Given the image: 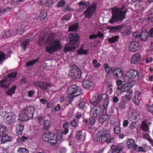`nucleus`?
I'll list each match as a JSON object with an SVG mask.
<instances>
[{"instance_id":"f257e3e1","label":"nucleus","mask_w":153,"mask_h":153,"mask_svg":"<svg viewBox=\"0 0 153 153\" xmlns=\"http://www.w3.org/2000/svg\"><path fill=\"white\" fill-rule=\"evenodd\" d=\"M125 6L122 5L120 8H114L112 11V16L109 20L110 24L114 23H120L122 22L126 17V14L128 11L127 9H125Z\"/></svg>"},{"instance_id":"f03ea898","label":"nucleus","mask_w":153,"mask_h":153,"mask_svg":"<svg viewBox=\"0 0 153 153\" xmlns=\"http://www.w3.org/2000/svg\"><path fill=\"white\" fill-rule=\"evenodd\" d=\"M46 42L48 45L45 47V50L49 53H52L62 49L61 42L58 39L52 41L50 37H48L46 39Z\"/></svg>"},{"instance_id":"7ed1b4c3","label":"nucleus","mask_w":153,"mask_h":153,"mask_svg":"<svg viewBox=\"0 0 153 153\" xmlns=\"http://www.w3.org/2000/svg\"><path fill=\"white\" fill-rule=\"evenodd\" d=\"M35 109L33 106H28L21 111L19 114V119L23 121L31 119L33 117V112Z\"/></svg>"},{"instance_id":"20e7f679","label":"nucleus","mask_w":153,"mask_h":153,"mask_svg":"<svg viewBox=\"0 0 153 153\" xmlns=\"http://www.w3.org/2000/svg\"><path fill=\"white\" fill-rule=\"evenodd\" d=\"M16 72H13L10 74H8L7 77H5L3 79L1 80L0 86L1 88H7L10 83V81H12L16 79Z\"/></svg>"},{"instance_id":"39448f33","label":"nucleus","mask_w":153,"mask_h":153,"mask_svg":"<svg viewBox=\"0 0 153 153\" xmlns=\"http://www.w3.org/2000/svg\"><path fill=\"white\" fill-rule=\"evenodd\" d=\"M43 140L48 142L51 144L52 146H56L58 139L57 136L52 133H47L44 134L42 136Z\"/></svg>"},{"instance_id":"423d86ee","label":"nucleus","mask_w":153,"mask_h":153,"mask_svg":"<svg viewBox=\"0 0 153 153\" xmlns=\"http://www.w3.org/2000/svg\"><path fill=\"white\" fill-rule=\"evenodd\" d=\"M68 36L69 45L78 47L79 44L80 36L79 34L76 33H70L69 34Z\"/></svg>"},{"instance_id":"0eeeda50","label":"nucleus","mask_w":153,"mask_h":153,"mask_svg":"<svg viewBox=\"0 0 153 153\" xmlns=\"http://www.w3.org/2000/svg\"><path fill=\"white\" fill-rule=\"evenodd\" d=\"M127 144L128 148H132L134 151L143 152H146V149L145 147L138 146L136 144L134 141L132 139H129L127 142Z\"/></svg>"},{"instance_id":"6e6552de","label":"nucleus","mask_w":153,"mask_h":153,"mask_svg":"<svg viewBox=\"0 0 153 153\" xmlns=\"http://www.w3.org/2000/svg\"><path fill=\"white\" fill-rule=\"evenodd\" d=\"M111 135L108 133V131L103 128L99 132L97 140L101 143H103L110 139Z\"/></svg>"},{"instance_id":"1a4fd4ad","label":"nucleus","mask_w":153,"mask_h":153,"mask_svg":"<svg viewBox=\"0 0 153 153\" xmlns=\"http://www.w3.org/2000/svg\"><path fill=\"white\" fill-rule=\"evenodd\" d=\"M96 8V4H93L90 5L83 13L85 17L88 19L91 18L95 13Z\"/></svg>"},{"instance_id":"9d476101","label":"nucleus","mask_w":153,"mask_h":153,"mask_svg":"<svg viewBox=\"0 0 153 153\" xmlns=\"http://www.w3.org/2000/svg\"><path fill=\"white\" fill-rule=\"evenodd\" d=\"M68 92L69 95L77 97L82 93V90L79 89L78 86L76 84H72L69 86L68 88Z\"/></svg>"},{"instance_id":"9b49d317","label":"nucleus","mask_w":153,"mask_h":153,"mask_svg":"<svg viewBox=\"0 0 153 153\" xmlns=\"http://www.w3.org/2000/svg\"><path fill=\"white\" fill-rule=\"evenodd\" d=\"M123 148L122 143H114L111 146L108 153H120L122 152Z\"/></svg>"},{"instance_id":"f8f14e48","label":"nucleus","mask_w":153,"mask_h":153,"mask_svg":"<svg viewBox=\"0 0 153 153\" xmlns=\"http://www.w3.org/2000/svg\"><path fill=\"white\" fill-rule=\"evenodd\" d=\"M3 117L7 124H12L16 122V116L11 112L4 113Z\"/></svg>"},{"instance_id":"ddd939ff","label":"nucleus","mask_w":153,"mask_h":153,"mask_svg":"<svg viewBox=\"0 0 153 153\" xmlns=\"http://www.w3.org/2000/svg\"><path fill=\"white\" fill-rule=\"evenodd\" d=\"M72 71L71 75L73 79H76L81 78L82 72L76 65L73 66Z\"/></svg>"},{"instance_id":"4468645a","label":"nucleus","mask_w":153,"mask_h":153,"mask_svg":"<svg viewBox=\"0 0 153 153\" xmlns=\"http://www.w3.org/2000/svg\"><path fill=\"white\" fill-rule=\"evenodd\" d=\"M43 122V127L42 128V131L44 133L49 131V129L51 125L50 120H47L44 121V120L41 117H39V124H41V122Z\"/></svg>"},{"instance_id":"2eb2a0df","label":"nucleus","mask_w":153,"mask_h":153,"mask_svg":"<svg viewBox=\"0 0 153 153\" xmlns=\"http://www.w3.org/2000/svg\"><path fill=\"white\" fill-rule=\"evenodd\" d=\"M102 110V107L100 105L94 106L90 111V115L91 117H96L100 114Z\"/></svg>"},{"instance_id":"dca6fc26","label":"nucleus","mask_w":153,"mask_h":153,"mask_svg":"<svg viewBox=\"0 0 153 153\" xmlns=\"http://www.w3.org/2000/svg\"><path fill=\"white\" fill-rule=\"evenodd\" d=\"M140 114L137 113H128V119L130 121L135 123H137L139 120L140 118Z\"/></svg>"},{"instance_id":"f3484780","label":"nucleus","mask_w":153,"mask_h":153,"mask_svg":"<svg viewBox=\"0 0 153 153\" xmlns=\"http://www.w3.org/2000/svg\"><path fill=\"white\" fill-rule=\"evenodd\" d=\"M112 73L116 79H120L123 76L124 71L120 68H116L113 71Z\"/></svg>"},{"instance_id":"a211bd4d","label":"nucleus","mask_w":153,"mask_h":153,"mask_svg":"<svg viewBox=\"0 0 153 153\" xmlns=\"http://www.w3.org/2000/svg\"><path fill=\"white\" fill-rule=\"evenodd\" d=\"M106 109V108H104L103 110L102 114L100 116L99 121L100 123H103L111 117L110 114H107Z\"/></svg>"},{"instance_id":"6ab92c4d","label":"nucleus","mask_w":153,"mask_h":153,"mask_svg":"<svg viewBox=\"0 0 153 153\" xmlns=\"http://www.w3.org/2000/svg\"><path fill=\"white\" fill-rule=\"evenodd\" d=\"M137 71L135 70L131 69L126 74V76L128 79L135 78L137 75Z\"/></svg>"},{"instance_id":"aec40b11","label":"nucleus","mask_w":153,"mask_h":153,"mask_svg":"<svg viewBox=\"0 0 153 153\" xmlns=\"http://www.w3.org/2000/svg\"><path fill=\"white\" fill-rule=\"evenodd\" d=\"M101 101L103 102V105L104 108H106L108 105L109 99L108 95L105 94L101 95Z\"/></svg>"},{"instance_id":"412c9836","label":"nucleus","mask_w":153,"mask_h":153,"mask_svg":"<svg viewBox=\"0 0 153 153\" xmlns=\"http://www.w3.org/2000/svg\"><path fill=\"white\" fill-rule=\"evenodd\" d=\"M101 98V94H100L97 95V96H94L93 97L91 101V103L94 106L100 105Z\"/></svg>"},{"instance_id":"4be33fe9","label":"nucleus","mask_w":153,"mask_h":153,"mask_svg":"<svg viewBox=\"0 0 153 153\" xmlns=\"http://www.w3.org/2000/svg\"><path fill=\"white\" fill-rule=\"evenodd\" d=\"M129 49L131 52H135L138 50L140 48L138 43L136 41L131 43L129 46Z\"/></svg>"},{"instance_id":"5701e85b","label":"nucleus","mask_w":153,"mask_h":153,"mask_svg":"<svg viewBox=\"0 0 153 153\" xmlns=\"http://www.w3.org/2000/svg\"><path fill=\"white\" fill-rule=\"evenodd\" d=\"M141 93L139 91H136L135 93L134 96L133 100V102L136 105H139L140 102V100L141 99Z\"/></svg>"},{"instance_id":"b1692460","label":"nucleus","mask_w":153,"mask_h":153,"mask_svg":"<svg viewBox=\"0 0 153 153\" xmlns=\"http://www.w3.org/2000/svg\"><path fill=\"white\" fill-rule=\"evenodd\" d=\"M82 84L84 87L87 89H92L93 88V82L88 80L84 81Z\"/></svg>"},{"instance_id":"393cba45","label":"nucleus","mask_w":153,"mask_h":153,"mask_svg":"<svg viewBox=\"0 0 153 153\" xmlns=\"http://www.w3.org/2000/svg\"><path fill=\"white\" fill-rule=\"evenodd\" d=\"M140 128L143 131L148 132L149 131V127L148 125V120H145L142 121Z\"/></svg>"},{"instance_id":"a878e982","label":"nucleus","mask_w":153,"mask_h":153,"mask_svg":"<svg viewBox=\"0 0 153 153\" xmlns=\"http://www.w3.org/2000/svg\"><path fill=\"white\" fill-rule=\"evenodd\" d=\"M3 133H2L1 136L0 137V138L1 137L0 140V142L1 143H4L7 142L11 141L12 140L13 138L12 137L8 135L7 134H4L2 136Z\"/></svg>"},{"instance_id":"bb28decb","label":"nucleus","mask_w":153,"mask_h":153,"mask_svg":"<svg viewBox=\"0 0 153 153\" xmlns=\"http://www.w3.org/2000/svg\"><path fill=\"white\" fill-rule=\"evenodd\" d=\"M128 87L127 86L123 85L122 87H117V89L116 93L115 95L118 96L122 92L126 91L128 90Z\"/></svg>"},{"instance_id":"cd10ccee","label":"nucleus","mask_w":153,"mask_h":153,"mask_svg":"<svg viewBox=\"0 0 153 153\" xmlns=\"http://www.w3.org/2000/svg\"><path fill=\"white\" fill-rule=\"evenodd\" d=\"M122 28V26L120 25L117 26H111L107 27V29L109 30V31L112 33H114L117 32L118 30L121 29Z\"/></svg>"},{"instance_id":"c85d7f7f","label":"nucleus","mask_w":153,"mask_h":153,"mask_svg":"<svg viewBox=\"0 0 153 153\" xmlns=\"http://www.w3.org/2000/svg\"><path fill=\"white\" fill-rule=\"evenodd\" d=\"M40 5H46L47 6L51 7L53 4V1L52 0H39Z\"/></svg>"},{"instance_id":"c756f323","label":"nucleus","mask_w":153,"mask_h":153,"mask_svg":"<svg viewBox=\"0 0 153 153\" xmlns=\"http://www.w3.org/2000/svg\"><path fill=\"white\" fill-rule=\"evenodd\" d=\"M68 27L69 32L77 31L79 28V24L77 23H75L69 25Z\"/></svg>"},{"instance_id":"7c9ffc66","label":"nucleus","mask_w":153,"mask_h":153,"mask_svg":"<svg viewBox=\"0 0 153 153\" xmlns=\"http://www.w3.org/2000/svg\"><path fill=\"white\" fill-rule=\"evenodd\" d=\"M148 16L146 18V21L148 22H153V9L148 12Z\"/></svg>"},{"instance_id":"2f4dec72","label":"nucleus","mask_w":153,"mask_h":153,"mask_svg":"<svg viewBox=\"0 0 153 153\" xmlns=\"http://www.w3.org/2000/svg\"><path fill=\"white\" fill-rule=\"evenodd\" d=\"M50 86V84L48 82H39V87L45 90H47L48 87Z\"/></svg>"},{"instance_id":"473e14b6","label":"nucleus","mask_w":153,"mask_h":153,"mask_svg":"<svg viewBox=\"0 0 153 153\" xmlns=\"http://www.w3.org/2000/svg\"><path fill=\"white\" fill-rule=\"evenodd\" d=\"M140 59L139 54H137L133 55L131 59V64H134L137 63Z\"/></svg>"},{"instance_id":"72a5a7b5","label":"nucleus","mask_w":153,"mask_h":153,"mask_svg":"<svg viewBox=\"0 0 153 153\" xmlns=\"http://www.w3.org/2000/svg\"><path fill=\"white\" fill-rule=\"evenodd\" d=\"M90 3L89 1L85 2V1H83L79 2L78 3V5H79L80 7H82L84 9H85L90 5Z\"/></svg>"},{"instance_id":"f704fd0d","label":"nucleus","mask_w":153,"mask_h":153,"mask_svg":"<svg viewBox=\"0 0 153 153\" xmlns=\"http://www.w3.org/2000/svg\"><path fill=\"white\" fill-rule=\"evenodd\" d=\"M119 38L118 36L116 35L108 39L107 40L108 43H113L117 42L118 41Z\"/></svg>"},{"instance_id":"c9c22d12","label":"nucleus","mask_w":153,"mask_h":153,"mask_svg":"<svg viewBox=\"0 0 153 153\" xmlns=\"http://www.w3.org/2000/svg\"><path fill=\"white\" fill-rule=\"evenodd\" d=\"M69 126V123L68 122H66L63 123L62 128L64 129V131H63V134H64L66 135L68 133L69 131L68 128Z\"/></svg>"},{"instance_id":"e433bc0d","label":"nucleus","mask_w":153,"mask_h":153,"mask_svg":"<svg viewBox=\"0 0 153 153\" xmlns=\"http://www.w3.org/2000/svg\"><path fill=\"white\" fill-rule=\"evenodd\" d=\"M120 124L118 125H115L114 128V132L116 134H120L121 131V128L120 127Z\"/></svg>"},{"instance_id":"4c0bfd02","label":"nucleus","mask_w":153,"mask_h":153,"mask_svg":"<svg viewBox=\"0 0 153 153\" xmlns=\"http://www.w3.org/2000/svg\"><path fill=\"white\" fill-rule=\"evenodd\" d=\"M16 88L15 86H13L10 88L6 92V94L9 96H11L14 94L15 92V90Z\"/></svg>"},{"instance_id":"58836bf2","label":"nucleus","mask_w":153,"mask_h":153,"mask_svg":"<svg viewBox=\"0 0 153 153\" xmlns=\"http://www.w3.org/2000/svg\"><path fill=\"white\" fill-rule=\"evenodd\" d=\"M74 95H68L66 97V99L65 101V104L67 105H69L74 99Z\"/></svg>"},{"instance_id":"ea45409f","label":"nucleus","mask_w":153,"mask_h":153,"mask_svg":"<svg viewBox=\"0 0 153 153\" xmlns=\"http://www.w3.org/2000/svg\"><path fill=\"white\" fill-rule=\"evenodd\" d=\"M138 37L139 39L142 41H146L149 37L148 35H146L144 33H140Z\"/></svg>"},{"instance_id":"a19ab883","label":"nucleus","mask_w":153,"mask_h":153,"mask_svg":"<svg viewBox=\"0 0 153 153\" xmlns=\"http://www.w3.org/2000/svg\"><path fill=\"white\" fill-rule=\"evenodd\" d=\"M24 126L23 125H18L16 127V133L19 134H21L24 129Z\"/></svg>"},{"instance_id":"79ce46f5","label":"nucleus","mask_w":153,"mask_h":153,"mask_svg":"<svg viewBox=\"0 0 153 153\" xmlns=\"http://www.w3.org/2000/svg\"><path fill=\"white\" fill-rule=\"evenodd\" d=\"M68 46L65 47L64 49V52H68L75 50L77 47L76 46Z\"/></svg>"},{"instance_id":"37998d69","label":"nucleus","mask_w":153,"mask_h":153,"mask_svg":"<svg viewBox=\"0 0 153 153\" xmlns=\"http://www.w3.org/2000/svg\"><path fill=\"white\" fill-rule=\"evenodd\" d=\"M46 13L44 11H42L40 13L39 17L40 20L43 21L46 18Z\"/></svg>"},{"instance_id":"c03bdc74","label":"nucleus","mask_w":153,"mask_h":153,"mask_svg":"<svg viewBox=\"0 0 153 153\" xmlns=\"http://www.w3.org/2000/svg\"><path fill=\"white\" fill-rule=\"evenodd\" d=\"M63 131L60 130H58L57 131V136L58 141L62 139L63 137Z\"/></svg>"},{"instance_id":"a18cd8bd","label":"nucleus","mask_w":153,"mask_h":153,"mask_svg":"<svg viewBox=\"0 0 153 153\" xmlns=\"http://www.w3.org/2000/svg\"><path fill=\"white\" fill-rule=\"evenodd\" d=\"M88 51L87 49L84 50L83 48L82 47L79 49V50L77 51V53L80 55L81 54H86L88 52Z\"/></svg>"},{"instance_id":"49530a36","label":"nucleus","mask_w":153,"mask_h":153,"mask_svg":"<svg viewBox=\"0 0 153 153\" xmlns=\"http://www.w3.org/2000/svg\"><path fill=\"white\" fill-rule=\"evenodd\" d=\"M82 137V133L81 131H77L75 136L76 138L77 141L80 140Z\"/></svg>"},{"instance_id":"de8ad7c7","label":"nucleus","mask_w":153,"mask_h":153,"mask_svg":"<svg viewBox=\"0 0 153 153\" xmlns=\"http://www.w3.org/2000/svg\"><path fill=\"white\" fill-rule=\"evenodd\" d=\"M7 128L4 126L0 125V137L1 136L2 133H5L7 130Z\"/></svg>"},{"instance_id":"09e8293b","label":"nucleus","mask_w":153,"mask_h":153,"mask_svg":"<svg viewBox=\"0 0 153 153\" xmlns=\"http://www.w3.org/2000/svg\"><path fill=\"white\" fill-rule=\"evenodd\" d=\"M17 153H29V152L25 148H20L17 150Z\"/></svg>"},{"instance_id":"8fccbe9b","label":"nucleus","mask_w":153,"mask_h":153,"mask_svg":"<svg viewBox=\"0 0 153 153\" xmlns=\"http://www.w3.org/2000/svg\"><path fill=\"white\" fill-rule=\"evenodd\" d=\"M5 57L4 53L2 51H0V64H1L4 61Z\"/></svg>"},{"instance_id":"3c124183","label":"nucleus","mask_w":153,"mask_h":153,"mask_svg":"<svg viewBox=\"0 0 153 153\" xmlns=\"http://www.w3.org/2000/svg\"><path fill=\"white\" fill-rule=\"evenodd\" d=\"M104 66L105 68V71L107 72V74L111 72V70H112V68H111V69H109L110 66L108 65L107 63H105L104 64Z\"/></svg>"},{"instance_id":"603ef678","label":"nucleus","mask_w":153,"mask_h":153,"mask_svg":"<svg viewBox=\"0 0 153 153\" xmlns=\"http://www.w3.org/2000/svg\"><path fill=\"white\" fill-rule=\"evenodd\" d=\"M131 33V31L130 30H126L124 31L121 33V35L122 36H128Z\"/></svg>"},{"instance_id":"864d4df0","label":"nucleus","mask_w":153,"mask_h":153,"mask_svg":"<svg viewBox=\"0 0 153 153\" xmlns=\"http://www.w3.org/2000/svg\"><path fill=\"white\" fill-rule=\"evenodd\" d=\"M29 42V39H27L26 40L21 43V45L24 50L26 48V46L28 45Z\"/></svg>"},{"instance_id":"5fc2aeb1","label":"nucleus","mask_w":153,"mask_h":153,"mask_svg":"<svg viewBox=\"0 0 153 153\" xmlns=\"http://www.w3.org/2000/svg\"><path fill=\"white\" fill-rule=\"evenodd\" d=\"M140 33L137 32L133 33L132 34V36H133V39H134L135 40L138 41L139 36L140 35Z\"/></svg>"},{"instance_id":"6e6d98bb","label":"nucleus","mask_w":153,"mask_h":153,"mask_svg":"<svg viewBox=\"0 0 153 153\" xmlns=\"http://www.w3.org/2000/svg\"><path fill=\"white\" fill-rule=\"evenodd\" d=\"M118 108L120 109H124L126 107V103L124 101H122L118 104Z\"/></svg>"},{"instance_id":"4d7b16f0","label":"nucleus","mask_w":153,"mask_h":153,"mask_svg":"<svg viewBox=\"0 0 153 153\" xmlns=\"http://www.w3.org/2000/svg\"><path fill=\"white\" fill-rule=\"evenodd\" d=\"M95 117H91L89 118V126L90 125L93 126L94 124L95 123Z\"/></svg>"},{"instance_id":"13d9d810","label":"nucleus","mask_w":153,"mask_h":153,"mask_svg":"<svg viewBox=\"0 0 153 153\" xmlns=\"http://www.w3.org/2000/svg\"><path fill=\"white\" fill-rule=\"evenodd\" d=\"M70 125L73 127H76L78 126V123L75 119L72 120L70 123Z\"/></svg>"},{"instance_id":"bf43d9fd","label":"nucleus","mask_w":153,"mask_h":153,"mask_svg":"<svg viewBox=\"0 0 153 153\" xmlns=\"http://www.w3.org/2000/svg\"><path fill=\"white\" fill-rule=\"evenodd\" d=\"M53 108H52V111H54L55 112H57L59 111H61V108L60 105L59 104H57V105L54 107V111H53Z\"/></svg>"},{"instance_id":"052dcab7","label":"nucleus","mask_w":153,"mask_h":153,"mask_svg":"<svg viewBox=\"0 0 153 153\" xmlns=\"http://www.w3.org/2000/svg\"><path fill=\"white\" fill-rule=\"evenodd\" d=\"M92 63L94 65V68H99L101 65L100 63H97V61L96 59L93 60Z\"/></svg>"},{"instance_id":"680f3d73","label":"nucleus","mask_w":153,"mask_h":153,"mask_svg":"<svg viewBox=\"0 0 153 153\" xmlns=\"http://www.w3.org/2000/svg\"><path fill=\"white\" fill-rule=\"evenodd\" d=\"M38 60V58L35 60H32L27 62L26 63V66L28 67L33 65L35 63L37 62Z\"/></svg>"},{"instance_id":"e2e57ef3","label":"nucleus","mask_w":153,"mask_h":153,"mask_svg":"<svg viewBox=\"0 0 153 153\" xmlns=\"http://www.w3.org/2000/svg\"><path fill=\"white\" fill-rule=\"evenodd\" d=\"M114 138L113 137H111V136L110 138L108 139L107 141H105V142L107 143L108 145H110L112 143L114 142Z\"/></svg>"},{"instance_id":"0e129e2a","label":"nucleus","mask_w":153,"mask_h":153,"mask_svg":"<svg viewBox=\"0 0 153 153\" xmlns=\"http://www.w3.org/2000/svg\"><path fill=\"white\" fill-rule=\"evenodd\" d=\"M137 123L132 122L129 125V128L131 130H133V129L136 128V124Z\"/></svg>"},{"instance_id":"69168bd1","label":"nucleus","mask_w":153,"mask_h":153,"mask_svg":"<svg viewBox=\"0 0 153 153\" xmlns=\"http://www.w3.org/2000/svg\"><path fill=\"white\" fill-rule=\"evenodd\" d=\"M65 3V1L64 0H61L58 2L57 4L58 7H60L63 6Z\"/></svg>"},{"instance_id":"338daca9","label":"nucleus","mask_w":153,"mask_h":153,"mask_svg":"<svg viewBox=\"0 0 153 153\" xmlns=\"http://www.w3.org/2000/svg\"><path fill=\"white\" fill-rule=\"evenodd\" d=\"M79 108L80 109H83L85 106V103L84 102L80 101L78 104Z\"/></svg>"},{"instance_id":"774afa93","label":"nucleus","mask_w":153,"mask_h":153,"mask_svg":"<svg viewBox=\"0 0 153 153\" xmlns=\"http://www.w3.org/2000/svg\"><path fill=\"white\" fill-rule=\"evenodd\" d=\"M25 30V28L19 29L17 30L16 32L18 35H21L23 33Z\"/></svg>"}]
</instances>
